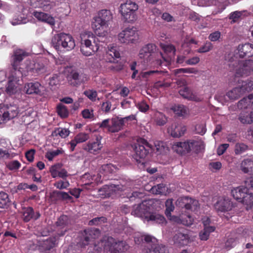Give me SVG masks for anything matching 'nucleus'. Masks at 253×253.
Returning <instances> with one entry per match:
<instances>
[{
  "instance_id": "nucleus-1",
  "label": "nucleus",
  "mask_w": 253,
  "mask_h": 253,
  "mask_svg": "<svg viewBox=\"0 0 253 253\" xmlns=\"http://www.w3.org/2000/svg\"><path fill=\"white\" fill-rule=\"evenodd\" d=\"M153 202L152 200H146L141 203L135 205L132 207L131 214L140 217L144 221H152L154 223L163 224L166 223L164 216L152 211Z\"/></svg>"
},
{
  "instance_id": "nucleus-2",
  "label": "nucleus",
  "mask_w": 253,
  "mask_h": 253,
  "mask_svg": "<svg viewBox=\"0 0 253 253\" xmlns=\"http://www.w3.org/2000/svg\"><path fill=\"white\" fill-rule=\"evenodd\" d=\"M112 17L110 10H101L98 15L93 18L92 28L97 36L102 39H107L108 32L106 31L107 22Z\"/></svg>"
},
{
  "instance_id": "nucleus-3",
  "label": "nucleus",
  "mask_w": 253,
  "mask_h": 253,
  "mask_svg": "<svg viewBox=\"0 0 253 253\" xmlns=\"http://www.w3.org/2000/svg\"><path fill=\"white\" fill-rule=\"evenodd\" d=\"M240 84V83H239ZM253 89V81H243L241 84L228 91L225 95H216L215 98L222 104L229 100L233 101L238 99L246 92Z\"/></svg>"
},
{
  "instance_id": "nucleus-4",
  "label": "nucleus",
  "mask_w": 253,
  "mask_h": 253,
  "mask_svg": "<svg viewBox=\"0 0 253 253\" xmlns=\"http://www.w3.org/2000/svg\"><path fill=\"white\" fill-rule=\"evenodd\" d=\"M233 56V54L230 53L227 59L229 60V68L235 71L237 77L247 76L253 71V62L251 60L240 61L237 56Z\"/></svg>"
},
{
  "instance_id": "nucleus-5",
  "label": "nucleus",
  "mask_w": 253,
  "mask_h": 253,
  "mask_svg": "<svg viewBox=\"0 0 253 253\" xmlns=\"http://www.w3.org/2000/svg\"><path fill=\"white\" fill-rule=\"evenodd\" d=\"M51 43L57 50L70 51L75 47V40L69 34L60 33L54 35Z\"/></svg>"
},
{
  "instance_id": "nucleus-6",
  "label": "nucleus",
  "mask_w": 253,
  "mask_h": 253,
  "mask_svg": "<svg viewBox=\"0 0 253 253\" xmlns=\"http://www.w3.org/2000/svg\"><path fill=\"white\" fill-rule=\"evenodd\" d=\"M253 104V94H250L239 101L238 108L243 110L239 116V120L242 124H251L253 121V110L251 107Z\"/></svg>"
},
{
  "instance_id": "nucleus-7",
  "label": "nucleus",
  "mask_w": 253,
  "mask_h": 253,
  "mask_svg": "<svg viewBox=\"0 0 253 253\" xmlns=\"http://www.w3.org/2000/svg\"><path fill=\"white\" fill-rule=\"evenodd\" d=\"M88 39L82 40L81 46V51L85 56L91 55L93 53L97 51L99 49L100 42H107V39H102L89 34Z\"/></svg>"
},
{
  "instance_id": "nucleus-8",
  "label": "nucleus",
  "mask_w": 253,
  "mask_h": 253,
  "mask_svg": "<svg viewBox=\"0 0 253 253\" xmlns=\"http://www.w3.org/2000/svg\"><path fill=\"white\" fill-rule=\"evenodd\" d=\"M27 55V53L23 50L17 49L15 51L13 61L11 63L12 67L10 70L9 81L17 82L22 77L23 74L19 67L20 63Z\"/></svg>"
},
{
  "instance_id": "nucleus-9",
  "label": "nucleus",
  "mask_w": 253,
  "mask_h": 253,
  "mask_svg": "<svg viewBox=\"0 0 253 253\" xmlns=\"http://www.w3.org/2000/svg\"><path fill=\"white\" fill-rule=\"evenodd\" d=\"M134 241L138 244L139 242V238H141V240H144L147 243L151 246V249H149L146 253H169L167 248L164 246L158 245L157 240L156 238L150 235H141L139 233H135L133 236Z\"/></svg>"
},
{
  "instance_id": "nucleus-10",
  "label": "nucleus",
  "mask_w": 253,
  "mask_h": 253,
  "mask_svg": "<svg viewBox=\"0 0 253 253\" xmlns=\"http://www.w3.org/2000/svg\"><path fill=\"white\" fill-rule=\"evenodd\" d=\"M99 245H100L101 247L96 250L99 252L103 250L104 253H120L124 252L125 248V244L123 241L116 242L112 238L101 241Z\"/></svg>"
},
{
  "instance_id": "nucleus-11",
  "label": "nucleus",
  "mask_w": 253,
  "mask_h": 253,
  "mask_svg": "<svg viewBox=\"0 0 253 253\" xmlns=\"http://www.w3.org/2000/svg\"><path fill=\"white\" fill-rule=\"evenodd\" d=\"M134 149L135 155V159L137 162H141L139 159H144L148 155L150 151L152 150V146L145 139L139 138L137 140Z\"/></svg>"
},
{
  "instance_id": "nucleus-12",
  "label": "nucleus",
  "mask_w": 253,
  "mask_h": 253,
  "mask_svg": "<svg viewBox=\"0 0 253 253\" xmlns=\"http://www.w3.org/2000/svg\"><path fill=\"white\" fill-rule=\"evenodd\" d=\"M100 234L99 229L96 228H88L81 231L79 233L78 240L81 246H85L96 238H97Z\"/></svg>"
},
{
  "instance_id": "nucleus-13",
  "label": "nucleus",
  "mask_w": 253,
  "mask_h": 253,
  "mask_svg": "<svg viewBox=\"0 0 253 253\" xmlns=\"http://www.w3.org/2000/svg\"><path fill=\"white\" fill-rule=\"evenodd\" d=\"M70 220L68 216L65 215L60 216L55 223L56 236H57V238L63 236L70 229Z\"/></svg>"
},
{
  "instance_id": "nucleus-14",
  "label": "nucleus",
  "mask_w": 253,
  "mask_h": 253,
  "mask_svg": "<svg viewBox=\"0 0 253 253\" xmlns=\"http://www.w3.org/2000/svg\"><path fill=\"white\" fill-rule=\"evenodd\" d=\"M186 126L181 123H173L167 128L168 133L172 137L179 138L184 134Z\"/></svg>"
},
{
  "instance_id": "nucleus-15",
  "label": "nucleus",
  "mask_w": 253,
  "mask_h": 253,
  "mask_svg": "<svg viewBox=\"0 0 253 253\" xmlns=\"http://www.w3.org/2000/svg\"><path fill=\"white\" fill-rule=\"evenodd\" d=\"M126 189L125 185L112 184L111 185H105L102 188L99 189L98 191L100 195L104 197H110L113 192L118 191H124Z\"/></svg>"
},
{
  "instance_id": "nucleus-16",
  "label": "nucleus",
  "mask_w": 253,
  "mask_h": 253,
  "mask_svg": "<svg viewBox=\"0 0 253 253\" xmlns=\"http://www.w3.org/2000/svg\"><path fill=\"white\" fill-rule=\"evenodd\" d=\"M169 220L178 224H182L186 226H189L193 224V218L189 214L184 215L182 214L180 216L171 215L170 213L169 216H167Z\"/></svg>"
},
{
  "instance_id": "nucleus-17",
  "label": "nucleus",
  "mask_w": 253,
  "mask_h": 253,
  "mask_svg": "<svg viewBox=\"0 0 253 253\" xmlns=\"http://www.w3.org/2000/svg\"><path fill=\"white\" fill-rule=\"evenodd\" d=\"M57 236L48 238L45 241H39V250L41 252H46L50 250L55 245Z\"/></svg>"
},
{
  "instance_id": "nucleus-18",
  "label": "nucleus",
  "mask_w": 253,
  "mask_h": 253,
  "mask_svg": "<svg viewBox=\"0 0 253 253\" xmlns=\"http://www.w3.org/2000/svg\"><path fill=\"white\" fill-rule=\"evenodd\" d=\"M102 147L100 140L97 137L95 141L89 142L87 144L84 145L83 149L89 153L96 154L99 153Z\"/></svg>"
},
{
  "instance_id": "nucleus-19",
  "label": "nucleus",
  "mask_w": 253,
  "mask_h": 253,
  "mask_svg": "<svg viewBox=\"0 0 253 253\" xmlns=\"http://www.w3.org/2000/svg\"><path fill=\"white\" fill-rule=\"evenodd\" d=\"M69 77L74 81V82L72 83L74 85L80 84L87 80L85 74L82 71L78 70H72Z\"/></svg>"
},
{
  "instance_id": "nucleus-20",
  "label": "nucleus",
  "mask_w": 253,
  "mask_h": 253,
  "mask_svg": "<svg viewBox=\"0 0 253 253\" xmlns=\"http://www.w3.org/2000/svg\"><path fill=\"white\" fill-rule=\"evenodd\" d=\"M237 50L240 57L243 58L244 56L251 57L253 55V44L250 43L240 44Z\"/></svg>"
},
{
  "instance_id": "nucleus-21",
  "label": "nucleus",
  "mask_w": 253,
  "mask_h": 253,
  "mask_svg": "<svg viewBox=\"0 0 253 253\" xmlns=\"http://www.w3.org/2000/svg\"><path fill=\"white\" fill-rule=\"evenodd\" d=\"M154 46L152 44H148L143 46L139 53L140 58L143 59L144 62H148L151 60V52L153 50Z\"/></svg>"
},
{
  "instance_id": "nucleus-22",
  "label": "nucleus",
  "mask_w": 253,
  "mask_h": 253,
  "mask_svg": "<svg viewBox=\"0 0 253 253\" xmlns=\"http://www.w3.org/2000/svg\"><path fill=\"white\" fill-rule=\"evenodd\" d=\"M126 118V117L124 118L116 117L111 119V124L109 127V131L116 132L120 130L124 125V120Z\"/></svg>"
},
{
  "instance_id": "nucleus-23",
  "label": "nucleus",
  "mask_w": 253,
  "mask_h": 253,
  "mask_svg": "<svg viewBox=\"0 0 253 253\" xmlns=\"http://www.w3.org/2000/svg\"><path fill=\"white\" fill-rule=\"evenodd\" d=\"M215 209L220 211H225L231 209L230 201L229 199L221 197L219 198L214 205Z\"/></svg>"
},
{
  "instance_id": "nucleus-24",
  "label": "nucleus",
  "mask_w": 253,
  "mask_h": 253,
  "mask_svg": "<svg viewBox=\"0 0 253 253\" xmlns=\"http://www.w3.org/2000/svg\"><path fill=\"white\" fill-rule=\"evenodd\" d=\"M248 191L249 189L246 186H240L233 189L231 194L234 199L241 202L243 198H245V196Z\"/></svg>"
},
{
  "instance_id": "nucleus-25",
  "label": "nucleus",
  "mask_w": 253,
  "mask_h": 253,
  "mask_svg": "<svg viewBox=\"0 0 253 253\" xmlns=\"http://www.w3.org/2000/svg\"><path fill=\"white\" fill-rule=\"evenodd\" d=\"M41 86V84L38 82L27 83L24 87L23 91L28 94L34 93L40 94L41 93L40 89Z\"/></svg>"
},
{
  "instance_id": "nucleus-26",
  "label": "nucleus",
  "mask_w": 253,
  "mask_h": 253,
  "mask_svg": "<svg viewBox=\"0 0 253 253\" xmlns=\"http://www.w3.org/2000/svg\"><path fill=\"white\" fill-rule=\"evenodd\" d=\"M174 244L178 246L187 245L191 241L189 235L187 234L178 233L173 237Z\"/></svg>"
},
{
  "instance_id": "nucleus-27",
  "label": "nucleus",
  "mask_w": 253,
  "mask_h": 253,
  "mask_svg": "<svg viewBox=\"0 0 253 253\" xmlns=\"http://www.w3.org/2000/svg\"><path fill=\"white\" fill-rule=\"evenodd\" d=\"M172 148L174 151L179 154H183L190 151L188 141L174 142L172 144Z\"/></svg>"
},
{
  "instance_id": "nucleus-28",
  "label": "nucleus",
  "mask_w": 253,
  "mask_h": 253,
  "mask_svg": "<svg viewBox=\"0 0 253 253\" xmlns=\"http://www.w3.org/2000/svg\"><path fill=\"white\" fill-rule=\"evenodd\" d=\"M50 197L53 201H57L60 200H71L72 197L67 193L54 190L50 193Z\"/></svg>"
},
{
  "instance_id": "nucleus-29",
  "label": "nucleus",
  "mask_w": 253,
  "mask_h": 253,
  "mask_svg": "<svg viewBox=\"0 0 253 253\" xmlns=\"http://www.w3.org/2000/svg\"><path fill=\"white\" fill-rule=\"evenodd\" d=\"M33 15L39 20L46 22L50 25L53 26L55 24L54 18L48 14L42 12L35 11Z\"/></svg>"
},
{
  "instance_id": "nucleus-30",
  "label": "nucleus",
  "mask_w": 253,
  "mask_h": 253,
  "mask_svg": "<svg viewBox=\"0 0 253 253\" xmlns=\"http://www.w3.org/2000/svg\"><path fill=\"white\" fill-rule=\"evenodd\" d=\"M5 112V115L9 120L16 117L19 113V109L16 105H6V106L2 108Z\"/></svg>"
},
{
  "instance_id": "nucleus-31",
  "label": "nucleus",
  "mask_w": 253,
  "mask_h": 253,
  "mask_svg": "<svg viewBox=\"0 0 253 253\" xmlns=\"http://www.w3.org/2000/svg\"><path fill=\"white\" fill-rule=\"evenodd\" d=\"M89 139V135L87 133H80L77 134L73 140L71 141V150L73 151L77 144L85 142Z\"/></svg>"
},
{
  "instance_id": "nucleus-32",
  "label": "nucleus",
  "mask_w": 253,
  "mask_h": 253,
  "mask_svg": "<svg viewBox=\"0 0 253 253\" xmlns=\"http://www.w3.org/2000/svg\"><path fill=\"white\" fill-rule=\"evenodd\" d=\"M241 169L244 173L253 174V158H247L241 164Z\"/></svg>"
},
{
  "instance_id": "nucleus-33",
  "label": "nucleus",
  "mask_w": 253,
  "mask_h": 253,
  "mask_svg": "<svg viewBox=\"0 0 253 253\" xmlns=\"http://www.w3.org/2000/svg\"><path fill=\"white\" fill-rule=\"evenodd\" d=\"M161 46L163 49L165 53L168 55V58H166L163 56L164 60L167 62H169L171 58L174 57L175 52V47L171 44H161Z\"/></svg>"
},
{
  "instance_id": "nucleus-34",
  "label": "nucleus",
  "mask_w": 253,
  "mask_h": 253,
  "mask_svg": "<svg viewBox=\"0 0 253 253\" xmlns=\"http://www.w3.org/2000/svg\"><path fill=\"white\" fill-rule=\"evenodd\" d=\"M139 40V35L136 28L127 27V43H135Z\"/></svg>"
},
{
  "instance_id": "nucleus-35",
  "label": "nucleus",
  "mask_w": 253,
  "mask_h": 253,
  "mask_svg": "<svg viewBox=\"0 0 253 253\" xmlns=\"http://www.w3.org/2000/svg\"><path fill=\"white\" fill-rule=\"evenodd\" d=\"M179 93L180 95L184 98L196 101H200L201 100L200 97L192 93L190 90L187 87H183L180 89L179 91Z\"/></svg>"
},
{
  "instance_id": "nucleus-36",
  "label": "nucleus",
  "mask_w": 253,
  "mask_h": 253,
  "mask_svg": "<svg viewBox=\"0 0 253 253\" xmlns=\"http://www.w3.org/2000/svg\"><path fill=\"white\" fill-rule=\"evenodd\" d=\"M171 110L178 116L184 117L189 114L188 109L183 105H175L172 107Z\"/></svg>"
},
{
  "instance_id": "nucleus-37",
  "label": "nucleus",
  "mask_w": 253,
  "mask_h": 253,
  "mask_svg": "<svg viewBox=\"0 0 253 253\" xmlns=\"http://www.w3.org/2000/svg\"><path fill=\"white\" fill-rule=\"evenodd\" d=\"M150 192L154 194L167 195L170 192L168 187L163 184H158L152 187Z\"/></svg>"
},
{
  "instance_id": "nucleus-38",
  "label": "nucleus",
  "mask_w": 253,
  "mask_h": 253,
  "mask_svg": "<svg viewBox=\"0 0 253 253\" xmlns=\"http://www.w3.org/2000/svg\"><path fill=\"white\" fill-rule=\"evenodd\" d=\"M137 9L138 6L135 2H127V16L129 15L128 17L131 21H133L136 19L137 17L136 11Z\"/></svg>"
},
{
  "instance_id": "nucleus-39",
  "label": "nucleus",
  "mask_w": 253,
  "mask_h": 253,
  "mask_svg": "<svg viewBox=\"0 0 253 253\" xmlns=\"http://www.w3.org/2000/svg\"><path fill=\"white\" fill-rule=\"evenodd\" d=\"M10 205L8 195L4 192H0V208L7 209Z\"/></svg>"
},
{
  "instance_id": "nucleus-40",
  "label": "nucleus",
  "mask_w": 253,
  "mask_h": 253,
  "mask_svg": "<svg viewBox=\"0 0 253 253\" xmlns=\"http://www.w3.org/2000/svg\"><path fill=\"white\" fill-rule=\"evenodd\" d=\"M191 201V198L188 197H183L179 198L176 202V205L179 207H184L186 209H190L193 207L189 205V202Z\"/></svg>"
},
{
  "instance_id": "nucleus-41",
  "label": "nucleus",
  "mask_w": 253,
  "mask_h": 253,
  "mask_svg": "<svg viewBox=\"0 0 253 253\" xmlns=\"http://www.w3.org/2000/svg\"><path fill=\"white\" fill-rule=\"evenodd\" d=\"M34 212L32 207L24 208L23 211V218L25 222L29 221L31 219H34Z\"/></svg>"
},
{
  "instance_id": "nucleus-42",
  "label": "nucleus",
  "mask_w": 253,
  "mask_h": 253,
  "mask_svg": "<svg viewBox=\"0 0 253 253\" xmlns=\"http://www.w3.org/2000/svg\"><path fill=\"white\" fill-rule=\"evenodd\" d=\"M188 142L190 146V151H198L203 146V142L201 139L189 140Z\"/></svg>"
},
{
  "instance_id": "nucleus-43",
  "label": "nucleus",
  "mask_w": 253,
  "mask_h": 253,
  "mask_svg": "<svg viewBox=\"0 0 253 253\" xmlns=\"http://www.w3.org/2000/svg\"><path fill=\"white\" fill-rule=\"evenodd\" d=\"M215 230L214 226L205 227L203 231L200 233L199 236L201 240L206 241L209 238L210 234Z\"/></svg>"
},
{
  "instance_id": "nucleus-44",
  "label": "nucleus",
  "mask_w": 253,
  "mask_h": 253,
  "mask_svg": "<svg viewBox=\"0 0 253 253\" xmlns=\"http://www.w3.org/2000/svg\"><path fill=\"white\" fill-rule=\"evenodd\" d=\"M243 199L241 202L247 206V209L253 207V194L248 191Z\"/></svg>"
},
{
  "instance_id": "nucleus-45",
  "label": "nucleus",
  "mask_w": 253,
  "mask_h": 253,
  "mask_svg": "<svg viewBox=\"0 0 253 253\" xmlns=\"http://www.w3.org/2000/svg\"><path fill=\"white\" fill-rule=\"evenodd\" d=\"M70 131L68 129L58 127L54 130L52 132V135L57 136L59 135L61 138H64L69 136Z\"/></svg>"
},
{
  "instance_id": "nucleus-46",
  "label": "nucleus",
  "mask_w": 253,
  "mask_h": 253,
  "mask_svg": "<svg viewBox=\"0 0 253 253\" xmlns=\"http://www.w3.org/2000/svg\"><path fill=\"white\" fill-rule=\"evenodd\" d=\"M155 122L158 126H163L167 122V118L165 115L160 112L155 114Z\"/></svg>"
},
{
  "instance_id": "nucleus-47",
  "label": "nucleus",
  "mask_w": 253,
  "mask_h": 253,
  "mask_svg": "<svg viewBox=\"0 0 253 253\" xmlns=\"http://www.w3.org/2000/svg\"><path fill=\"white\" fill-rule=\"evenodd\" d=\"M5 91L9 95H14L17 92V87L15 85L14 82L8 81L6 87Z\"/></svg>"
},
{
  "instance_id": "nucleus-48",
  "label": "nucleus",
  "mask_w": 253,
  "mask_h": 253,
  "mask_svg": "<svg viewBox=\"0 0 253 253\" xmlns=\"http://www.w3.org/2000/svg\"><path fill=\"white\" fill-rule=\"evenodd\" d=\"M154 144L158 154H163L168 150V147L163 141H156Z\"/></svg>"
},
{
  "instance_id": "nucleus-49",
  "label": "nucleus",
  "mask_w": 253,
  "mask_h": 253,
  "mask_svg": "<svg viewBox=\"0 0 253 253\" xmlns=\"http://www.w3.org/2000/svg\"><path fill=\"white\" fill-rule=\"evenodd\" d=\"M115 167L111 164L104 165L101 166L100 169V172L104 173L105 175H107L109 173H112L114 171Z\"/></svg>"
},
{
  "instance_id": "nucleus-50",
  "label": "nucleus",
  "mask_w": 253,
  "mask_h": 253,
  "mask_svg": "<svg viewBox=\"0 0 253 253\" xmlns=\"http://www.w3.org/2000/svg\"><path fill=\"white\" fill-rule=\"evenodd\" d=\"M58 115L62 118H66L69 115V112L66 107L62 104H60L57 107Z\"/></svg>"
},
{
  "instance_id": "nucleus-51",
  "label": "nucleus",
  "mask_w": 253,
  "mask_h": 253,
  "mask_svg": "<svg viewBox=\"0 0 253 253\" xmlns=\"http://www.w3.org/2000/svg\"><path fill=\"white\" fill-rule=\"evenodd\" d=\"M63 153V151L60 149H57L55 151H48L45 155V157L46 158H47L49 161H52L53 159L58 156L59 154H62Z\"/></svg>"
},
{
  "instance_id": "nucleus-52",
  "label": "nucleus",
  "mask_w": 253,
  "mask_h": 253,
  "mask_svg": "<svg viewBox=\"0 0 253 253\" xmlns=\"http://www.w3.org/2000/svg\"><path fill=\"white\" fill-rule=\"evenodd\" d=\"M166 211L165 214L166 216H169L170 213L172 212L174 209V206L173 204L172 200L170 199H168L166 202Z\"/></svg>"
},
{
  "instance_id": "nucleus-53",
  "label": "nucleus",
  "mask_w": 253,
  "mask_h": 253,
  "mask_svg": "<svg viewBox=\"0 0 253 253\" xmlns=\"http://www.w3.org/2000/svg\"><path fill=\"white\" fill-rule=\"evenodd\" d=\"M247 146L242 143H238L235 146V153L237 155L241 154L247 149Z\"/></svg>"
},
{
  "instance_id": "nucleus-54",
  "label": "nucleus",
  "mask_w": 253,
  "mask_h": 253,
  "mask_svg": "<svg viewBox=\"0 0 253 253\" xmlns=\"http://www.w3.org/2000/svg\"><path fill=\"white\" fill-rule=\"evenodd\" d=\"M213 46L211 42H206L202 47L197 49L198 53H205L209 52L212 49Z\"/></svg>"
},
{
  "instance_id": "nucleus-55",
  "label": "nucleus",
  "mask_w": 253,
  "mask_h": 253,
  "mask_svg": "<svg viewBox=\"0 0 253 253\" xmlns=\"http://www.w3.org/2000/svg\"><path fill=\"white\" fill-rule=\"evenodd\" d=\"M107 222V218L104 216L97 217L93 218L89 221V224L90 225H97L102 223H105Z\"/></svg>"
},
{
  "instance_id": "nucleus-56",
  "label": "nucleus",
  "mask_w": 253,
  "mask_h": 253,
  "mask_svg": "<svg viewBox=\"0 0 253 253\" xmlns=\"http://www.w3.org/2000/svg\"><path fill=\"white\" fill-rule=\"evenodd\" d=\"M107 56H110L112 58H118L120 56L119 52L114 47H111L106 52Z\"/></svg>"
},
{
  "instance_id": "nucleus-57",
  "label": "nucleus",
  "mask_w": 253,
  "mask_h": 253,
  "mask_svg": "<svg viewBox=\"0 0 253 253\" xmlns=\"http://www.w3.org/2000/svg\"><path fill=\"white\" fill-rule=\"evenodd\" d=\"M54 185L59 189H66L69 186L68 181L59 180L54 184Z\"/></svg>"
},
{
  "instance_id": "nucleus-58",
  "label": "nucleus",
  "mask_w": 253,
  "mask_h": 253,
  "mask_svg": "<svg viewBox=\"0 0 253 253\" xmlns=\"http://www.w3.org/2000/svg\"><path fill=\"white\" fill-rule=\"evenodd\" d=\"M238 240L235 238L231 237L227 240L225 242V247L227 248L230 249L234 247L237 243Z\"/></svg>"
},
{
  "instance_id": "nucleus-59",
  "label": "nucleus",
  "mask_w": 253,
  "mask_h": 253,
  "mask_svg": "<svg viewBox=\"0 0 253 253\" xmlns=\"http://www.w3.org/2000/svg\"><path fill=\"white\" fill-rule=\"evenodd\" d=\"M242 14V11H235L230 14L229 18L235 22L241 16Z\"/></svg>"
},
{
  "instance_id": "nucleus-60",
  "label": "nucleus",
  "mask_w": 253,
  "mask_h": 253,
  "mask_svg": "<svg viewBox=\"0 0 253 253\" xmlns=\"http://www.w3.org/2000/svg\"><path fill=\"white\" fill-rule=\"evenodd\" d=\"M195 130L197 133L204 135L206 132V128L205 124H198L195 126Z\"/></svg>"
},
{
  "instance_id": "nucleus-61",
  "label": "nucleus",
  "mask_w": 253,
  "mask_h": 253,
  "mask_svg": "<svg viewBox=\"0 0 253 253\" xmlns=\"http://www.w3.org/2000/svg\"><path fill=\"white\" fill-rule=\"evenodd\" d=\"M84 94L89 99L93 101L95 100L97 97V92L96 91L92 90H88L84 92Z\"/></svg>"
},
{
  "instance_id": "nucleus-62",
  "label": "nucleus",
  "mask_w": 253,
  "mask_h": 253,
  "mask_svg": "<svg viewBox=\"0 0 253 253\" xmlns=\"http://www.w3.org/2000/svg\"><path fill=\"white\" fill-rule=\"evenodd\" d=\"M13 155L9 153L8 150H3L0 148V159L3 158L10 159L13 158Z\"/></svg>"
},
{
  "instance_id": "nucleus-63",
  "label": "nucleus",
  "mask_w": 253,
  "mask_h": 253,
  "mask_svg": "<svg viewBox=\"0 0 253 253\" xmlns=\"http://www.w3.org/2000/svg\"><path fill=\"white\" fill-rule=\"evenodd\" d=\"M200 61V58L197 56L193 57L185 61L186 65H195L197 64Z\"/></svg>"
},
{
  "instance_id": "nucleus-64",
  "label": "nucleus",
  "mask_w": 253,
  "mask_h": 253,
  "mask_svg": "<svg viewBox=\"0 0 253 253\" xmlns=\"http://www.w3.org/2000/svg\"><path fill=\"white\" fill-rule=\"evenodd\" d=\"M221 36V33L219 31H215L211 33L209 36V39L211 42H216L219 40Z\"/></svg>"
}]
</instances>
